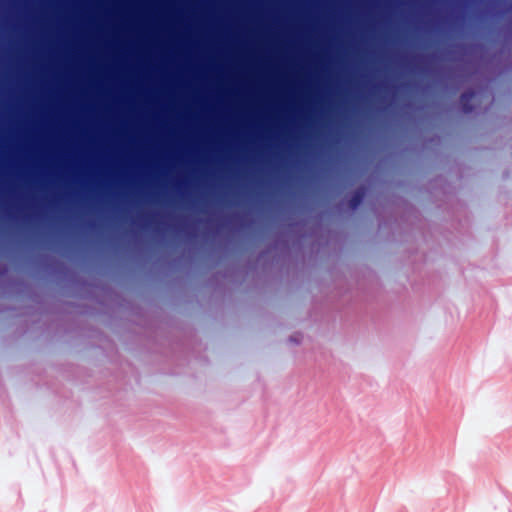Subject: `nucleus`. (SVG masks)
<instances>
[{
    "instance_id": "2",
    "label": "nucleus",
    "mask_w": 512,
    "mask_h": 512,
    "mask_svg": "<svg viewBox=\"0 0 512 512\" xmlns=\"http://www.w3.org/2000/svg\"><path fill=\"white\" fill-rule=\"evenodd\" d=\"M365 196V191L363 188L357 189L351 196L349 200V206L351 209L355 210L362 203Z\"/></svg>"
},
{
    "instance_id": "1",
    "label": "nucleus",
    "mask_w": 512,
    "mask_h": 512,
    "mask_svg": "<svg viewBox=\"0 0 512 512\" xmlns=\"http://www.w3.org/2000/svg\"><path fill=\"white\" fill-rule=\"evenodd\" d=\"M474 97L475 93L473 91H466L460 96V103L464 113L468 114L473 111L472 100Z\"/></svg>"
}]
</instances>
